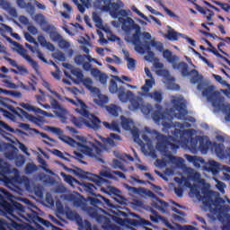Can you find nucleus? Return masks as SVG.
Masks as SVG:
<instances>
[{
	"mask_svg": "<svg viewBox=\"0 0 230 230\" xmlns=\"http://www.w3.org/2000/svg\"><path fill=\"white\" fill-rule=\"evenodd\" d=\"M185 173L187 176H182L181 179L175 178L174 181L179 183L178 187L174 188V193L177 197H182V186L190 189V196L196 197L198 200L202 201L203 211H209L216 217L219 222L230 224V207L227 201L220 198V194L214 191H208L200 188L199 185H191V181L204 184V179L200 173L192 168H186Z\"/></svg>",
	"mask_w": 230,
	"mask_h": 230,
	"instance_id": "nucleus-1",
	"label": "nucleus"
},
{
	"mask_svg": "<svg viewBox=\"0 0 230 230\" xmlns=\"http://www.w3.org/2000/svg\"><path fill=\"white\" fill-rule=\"evenodd\" d=\"M49 130L52 132V134H56L58 139L63 141V143H66L74 148H77L78 151H74V159H77V161L85 164V162L82 161V159H84V155H87V157H91V159L102 163V164H105V161L103 160V151L95 146L94 143L87 140L86 137L76 136L78 141L76 142L75 139L64 135V130L60 128L49 127Z\"/></svg>",
	"mask_w": 230,
	"mask_h": 230,
	"instance_id": "nucleus-2",
	"label": "nucleus"
},
{
	"mask_svg": "<svg viewBox=\"0 0 230 230\" xmlns=\"http://www.w3.org/2000/svg\"><path fill=\"white\" fill-rule=\"evenodd\" d=\"M195 134V129H186V131L181 132V130H175V137H172V143L177 145H181L185 148H189L192 154H197V152H201V154H208L209 146H211V141L208 138H202L201 137H191Z\"/></svg>",
	"mask_w": 230,
	"mask_h": 230,
	"instance_id": "nucleus-3",
	"label": "nucleus"
},
{
	"mask_svg": "<svg viewBox=\"0 0 230 230\" xmlns=\"http://www.w3.org/2000/svg\"><path fill=\"white\" fill-rule=\"evenodd\" d=\"M171 105H172V107L170 109L167 108L164 113L159 111H155L153 114V119L156 123H160L161 119L172 121L173 118H176V119L190 121L191 123L195 121L193 117L186 118L188 111L186 110L184 100L181 97L172 96Z\"/></svg>",
	"mask_w": 230,
	"mask_h": 230,
	"instance_id": "nucleus-4",
	"label": "nucleus"
},
{
	"mask_svg": "<svg viewBox=\"0 0 230 230\" xmlns=\"http://www.w3.org/2000/svg\"><path fill=\"white\" fill-rule=\"evenodd\" d=\"M156 139V149L164 154L172 164H175L177 168H182L184 166V158L173 156L172 155L177 154L179 149V146L173 142V137H164V135L157 134Z\"/></svg>",
	"mask_w": 230,
	"mask_h": 230,
	"instance_id": "nucleus-5",
	"label": "nucleus"
},
{
	"mask_svg": "<svg viewBox=\"0 0 230 230\" xmlns=\"http://www.w3.org/2000/svg\"><path fill=\"white\" fill-rule=\"evenodd\" d=\"M77 172L78 175L83 177V179L92 181L93 182H95L97 186H103V184H107L109 182V180L107 179L118 181V178L114 175H117L118 177H119V179H126V176L123 172L119 171H111V169H103L100 171L99 175L84 172L82 169H77Z\"/></svg>",
	"mask_w": 230,
	"mask_h": 230,
	"instance_id": "nucleus-6",
	"label": "nucleus"
},
{
	"mask_svg": "<svg viewBox=\"0 0 230 230\" xmlns=\"http://www.w3.org/2000/svg\"><path fill=\"white\" fill-rule=\"evenodd\" d=\"M119 22H121V29L125 31L126 35H131L132 30H135V33L132 35V43L135 44L137 40H140L143 36L141 33V27L133 21L132 18L119 17Z\"/></svg>",
	"mask_w": 230,
	"mask_h": 230,
	"instance_id": "nucleus-7",
	"label": "nucleus"
},
{
	"mask_svg": "<svg viewBox=\"0 0 230 230\" xmlns=\"http://www.w3.org/2000/svg\"><path fill=\"white\" fill-rule=\"evenodd\" d=\"M0 152H4V156L6 159H9V161H13L14 159V163L18 168L23 166L24 163H26V159L23 155H17L19 149L12 144H6L0 140Z\"/></svg>",
	"mask_w": 230,
	"mask_h": 230,
	"instance_id": "nucleus-8",
	"label": "nucleus"
},
{
	"mask_svg": "<svg viewBox=\"0 0 230 230\" xmlns=\"http://www.w3.org/2000/svg\"><path fill=\"white\" fill-rule=\"evenodd\" d=\"M202 94L203 96H206L208 102H212V107L216 109V111H220L222 108V105H225L224 101L226 100L222 94H220V92L217 91L215 86L209 85L204 86Z\"/></svg>",
	"mask_w": 230,
	"mask_h": 230,
	"instance_id": "nucleus-9",
	"label": "nucleus"
},
{
	"mask_svg": "<svg viewBox=\"0 0 230 230\" xmlns=\"http://www.w3.org/2000/svg\"><path fill=\"white\" fill-rule=\"evenodd\" d=\"M79 190L80 191H86L87 193H90L91 195H94V197H97V198H93V197L88 198V200L90 201L92 206H95V208H98V206H103V201L105 202V204H107V206H111V200H109L108 199H106L105 197L100 194H94L96 186H94L93 183L84 182L83 183L82 188H79Z\"/></svg>",
	"mask_w": 230,
	"mask_h": 230,
	"instance_id": "nucleus-10",
	"label": "nucleus"
},
{
	"mask_svg": "<svg viewBox=\"0 0 230 230\" xmlns=\"http://www.w3.org/2000/svg\"><path fill=\"white\" fill-rule=\"evenodd\" d=\"M120 119L122 128L128 132H130L133 136L135 143H137L139 146H143L145 143L139 137V129L136 127V124H134V120L123 116L120 117Z\"/></svg>",
	"mask_w": 230,
	"mask_h": 230,
	"instance_id": "nucleus-11",
	"label": "nucleus"
},
{
	"mask_svg": "<svg viewBox=\"0 0 230 230\" xmlns=\"http://www.w3.org/2000/svg\"><path fill=\"white\" fill-rule=\"evenodd\" d=\"M154 66L156 69H158L156 70V74L160 75L161 76H164V82L167 84L168 89H172V91H179L181 89V87L175 84V78L170 75L168 71L163 69V67H164L163 63L155 61Z\"/></svg>",
	"mask_w": 230,
	"mask_h": 230,
	"instance_id": "nucleus-12",
	"label": "nucleus"
},
{
	"mask_svg": "<svg viewBox=\"0 0 230 230\" xmlns=\"http://www.w3.org/2000/svg\"><path fill=\"white\" fill-rule=\"evenodd\" d=\"M133 44L137 53H140L141 55H145L146 53V56H145V60H146L147 62H154V58H155V54L152 51L150 42L138 40L136 43Z\"/></svg>",
	"mask_w": 230,
	"mask_h": 230,
	"instance_id": "nucleus-13",
	"label": "nucleus"
},
{
	"mask_svg": "<svg viewBox=\"0 0 230 230\" xmlns=\"http://www.w3.org/2000/svg\"><path fill=\"white\" fill-rule=\"evenodd\" d=\"M206 170L208 172H211L213 175H217L218 172H223V178L225 181H230V179H227V175L230 177V167L227 165H220L218 162H216L215 160H208V162L205 165Z\"/></svg>",
	"mask_w": 230,
	"mask_h": 230,
	"instance_id": "nucleus-14",
	"label": "nucleus"
},
{
	"mask_svg": "<svg viewBox=\"0 0 230 230\" xmlns=\"http://www.w3.org/2000/svg\"><path fill=\"white\" fill-rule=\"evenodd\" d=\"M7 40L8 42H11L13 46H14V49L17 54L21 55V57H22V58H24L36 71H39V63L33 60L30 55H27L28 50L22 48V45L13 41L11 38H8Z\"/></svg>",
	"mask_w": 230,
	"mask_h": 230,
	"instance_id": "nucleus-15",
	"label": "nucleus"
},
{
	"mask_svg": "<svg viewBox=\"0 0 230 230\" xmlns=\"http://www.w3.org/2000/svg\"><path fill=\"white\" fill-rule=\"evenodd\" d=\"M163 127L167 128V130H170L172 132L173 137H175V130H180V132H186L184 128H191V124L188 122L181 123V122H172L169 121L168 119H161L160 120Z\"/></svg>",
	"mask_w": 230,
	"mask_h": 230,
	"instance_id": "nucleus-16",
	"label": "nucleus"
},
{
	"mask_svg": "<svg viewBox=\"0 0 230 230\" xmlns=\"http://www.w3.org/2000/svg\"><path fill=\"white\" fill-rule=\"evenodd\" d=\"M81 115L86 118L84 119V125L88 128H93V130H100L102 128V120L98 117L89 113L87 110H82Z\"/></svg>",
	"mask_w": 230,
	"mask_h": 230,
	"instance_id": "nucleus-17",
	"label": "nucleus"
},
{
	"mask_svg": "<svg viewBox=\"0 0 230 230\" xmlns=\"http://www.w3.org/2000/svg\"><path fill=\"white\" fill-rule=\"evenodd\" d=\"M209 148H211L212 152H215L216 155L219 157V159H227V155H229V148L224 146L222 143H211Z\"/></svg>",
	"mask_w": 230,
	"mask_h": 230,
	"instance_id": "nucleus-18",
	"label": "nucleus"
},
{
	"mask_svg": "<svg viewBox=\"0 0 230 230\" xmlns=\"http://www.w3.org/2000/svg\"><path fill=\"white\" fill-rule=\"evenodd\" d=\"M101 190L108 195H113V197H115V200H117L119 204H123V202L125 201V198L121 196V190L116 189L115 187H112L111 185L102 187Z\"/></svg>",
	"mask_w": 230,
	"mask_h": 230,
	"instance_id": "nucleus-19",
	"label": "nucleus"
},
{
	"mask_svg": "<svg viewBox=\"0 0 230 230\" xmlns=\"http://www.w3.org/2000/svg\"><path fill=\"white\" fill-rule=\"evenodd\" d=\"M110 12V14L113 19H118V13L121 10V8H125V4L121 0H117L115 3L108 4V5L104 6Z\"/></svg>",
	"mask_w": 230,
	"mask_h": 230,
	"instance_id": "nucleus-20",
	"label": "nucleus"
},
{
	"mask_svg": "<svg viewBox=\"0 0 230 230\" xmlns=\"http://www.w3.org/2000/svg\"><path fill=\"white\" fill-rule=\"evenodd\" d=\"M145 73L149 79H146V83L143 86H141V91L143 93H150L152 91L154 85H155V79H154V76L152 75V72H150V69L148 67H145Z\"/></svg>",
	"mask_w": 230,
	"mask_h": 230,
	"instance_id": "nucleus-21",
	"label": "nucleus"
},
{
	"mask_svg": "<svg viewBox=\"0 0 230 230\" xmlns=\"http://www.w3.org/2000/svg\"><path fill=\"white\" fill-rule=\"evenodd\" d=\"M143 40H150L149 46H152V48H155L156 51H159L160 53H163L164 51V45L161 41L155 40V39L152 40V35L149 32H143L142 33Z\"/></svg>",
	"mask_w": 230,
	"mask_h": 230,
	"instance_id": "nucleus-22",
	"label": "nucleus"
},
{
	"mask_svg": "<svg viewBox=\"0 0 230 230\" xmlns=\"http://www.w3.org/2000/svg\"><path fill=\"white\" fill-rule=\"evenodd\" d=\"M189 76H190V84H198V91L204 90V86L206 83H201L203 80L202 75L199 74V71L192 69L190 71Z\"/></svg>",
	"mask_w": 230,
	"mask_h": 230,
	"instance_id": "nucleus-23",
	"label": "nucleus"
},
{
	"mask_svg": "<svg viewBox=\"0 0 230 230\" xmlns=\"http://www.w3.org/2000/svg\"><path fill=\"white\" fill-rule=\"evenodd\" d=\"M119 100L123 103H127L128 100H132L134 98V93L130 90H127L125 85H119V93H118Z\"/></svg>",
	"mask_w": 230,
	"mask_h": 230,
	"instance_id": "nucleus-24",
	"label": "nucleus"
},
{
	"mask_svg": "<svg viewBox=\"0 0 230 230\" xmlns=\"http://www.w3.org/2000/svg\"><path fill=\"white\" fill-rule=\"evenodd\" d=\"M67 217L68 218H70V220H75V222H77L80 227H85V229H91V223L87 220H84V221L82 220V217H80L78 213L75 211H70L67 213Z\"/></svg>",
	"mask_w": 230,
	"mask_h": 230,
	"instance_id": "nucleus-25",
	"label": "nucleus"
},
{
	"mask_svg": "<svg viewBox=\"0 0 230 230\" xmlns=\"http://www.w3.org/2000/svg\"><path fill=\"white\" fill-rule=\"evenodd\" d=\"M169 28H170V30L168 31L169 40H179V37H182L183 39H186V40H188L190 44H191L194 47L196 46L195 40H191V38H189L184 34L175 31V30L172 29L171 27Z\"/></svg>",
	"mask_w": 230,
	"mask_h": 230,
	"instance_id": "nucleus-26",
	"label": "nucleus"
},
{
	"mask_svg": "<svg viewBox=\"0 0 230 230\" xmlns=\"http://www.w3.org/2000/svg\"><path fill=\"white\" fill-rule=\"evenodd\" d=\"M9 111L11 112H13V114H16V116H19L20 118H25L26 119H30V121H37V118L30 115L28 112L24 111V110L13 106H9L8 107Z\"/></svg>",
	"mask_w": 230,
	"mask_h": 230,
	"instance_id": "nucleus-27",
	"label": "nucleus"
},
{
	"mask_svg": "<svg viewBox=\"0 0 230 230\" xmlns=\"http://www.w3.org/2000/svg\"><path fill=\"white\" fill-rule=\"evenodd\" d=\"M88 55H77L75 58V63L76 66H82L84 71H89L91 69V63L87 62Z\"/></svg>",
	"mask_w": 230,
	"mask_h": 230,
	"instance_id": "nucleus-28",
	"label": "nucleus"
},
{
	"mask_svg": "<svg viewBox=\"0 0 230 230\" xmlns=\"http://www.w3.org/2000/svg\"><path fill=\"white\" fill-rule=\"evenodd\" d=\"M142 96L150 98L155 103H161L163 102V90H154L153 92L145 93Z\"/></svg>",
	"mask_w": 230,
	"mask_h": 230,
	"instance_id": "nucleus-29",
	"label": "nucleus"
},
{
	"mask_svg": "<svg viewBox=\"0 0 230 230\" xmlns=\"http://www.w3.org/2000/svg\"><path fill=\"white\" fill-rule=\"evenodd\" d=\"M22 109H25L26 111H29L30 112H36V114H41L42 116H46L47 118H49L53 116L51 113H48V111H44L40 108H35L30 104H26L24 102L20 104Z\"/></svg>",
	"mask_w": 230,
	"mask_h": 230,
	"instance_id": "nucleus-30",
	"label": "nucleus"
},
{
	"mask_svg": "<svg viewBox=\"0 0 230 230\" xmlns=\"http://www.w3.org/2000/svg\"><path fill=\"white\" fill-rule=\"evenodd\" d=\"M44 31H46V33L49 34L50 40H52V42H58L61 40V39L63 38L62 35H60L58 31H57V27L54 25H50L47 30H45Z\"/></svg>",
	"mask_w": 230,
	"mask_h": 230,
	"instance_id": "nucleus-31",
	"label": "nucleus"
},
{
	"mask_svg": "<svg viewBox=\"0 0 230 230\" xmlns=\"http://www.w3.org/2000/svg\"><path fill=\"white\" fill-rule=\"evenodd\" d=\"M173 69H177L178 71H180V73H181L182 76H190V71H188L189 69V66L187 63L185 62H180L177 63L175 62L172 65Z\"/></svg>",
	"mask_w": 230,
	"mask_h": 230,
	"instance_id": "nucleus-32",
	"label": "nucleus"
},
{
	"mask_svg": "<svg viewBox=\"0 0 230 230\" xmlns=\"http://www.w3.org/2000/svg\"><path fill=\"white\" fill-rule=\"evenodd\" d=\"M34 21L40 26L43 31L49 29V26L51 25L48 23V21H46V16H44L42 13L36 14L34 16Z\"/></svg>",
	"mask_w": 230,
	"mask_h": 230,
	"instance_id": "nucleus-33",
	"label": "nucleus"
},
{
	"mask_svg": "<svg viewBox=\"0 0 230 230\" xmlns=\"http://www.w3.org/2000/svg\"><path fill=\"white\" fill-rule=\"evenodd\" d=\"M121 141V137L115 133H111L110 137L103 138V143L106 146H116L115 141Z\"/></svg>",
	"mask_w": 230,
	"mask_h": 230,
	"instance_id": "nucleus-34",
	"label": "nucleus"
},
{
	"mask_svg": "<svg viewBox=\"0 0 230 230\" xmlns=\"http://www.w3.org/2000/svg\"><path fill=\"white\" fill-rule=\"evenodd\" d=\"M129 101V111H137V109H141V106L143 105V99L141 97H136L133 95Z\"/></svg>",
	"mask_w": 230,
	"mask_h": 230,
	"instance_id": "nucleus-35",
	"label": "nucleus"
},
{
	"mask_svg": "<svg viewBox=\"0 0 230 230\" xmlns=\"http://www.w3.org/2000/svg\"><path fill=\"white\" fill-rule=\"evenodd\" d=\"M162 53H163L164 58H165L167 62H170V64H172V66L174 65L175 62H178L179 60V57H177L176 55H173V53H172V51L168 49L164 50Z\"/></svg>",
	"mask_w": 230,
	"mask_h": 230,
	"instance_id": "nucleus-36",
	"label": "nucleus"
},
{
	"mask_svg": "<svg viewBox=\"0 0 230 230\" xmlns=\"http://www.w3.org/2000/svg\"><path fill=\"white\" fill-rule=\"evenodd\" d=\"M58 46L60 49H64V51H67L68 49L69 57H73V49H69L71 48V43L69 41L62 38L61 40L58 41Z\"/></svg>",
	"mask_w": 230,
	"mask_h": 230,
	"instance_id": "nucleus-37",
	"label": "nucleus"
},
{
	"mask_svg": "<svg viewBox=\"0 0 230 230\" xmlns=\"http://www.w3.org/2000/svg\"><path fill=\"white\" fill-rule=\"evenodd\" d=\"M11 172L10 164L0 159V175H2V177H6V175H10Z\"/></svg>",
	"mask_w": 230,
	"mask_h": 230,
	"instance_id": "nucleus-38",
	"label": "nucleus"
},
{
	"mask_svg": "<svg viewBox=\"0 0 230 230\" xmlns=\"http://www.w3.org/2000/svg\"><path fill=\"white\" fill-rule=\"evenodd\" d=\"M149 218H150L151 222H154V224H158V222L161 220L162 222H164V224H165L166 227H168L169 229H172L173 227L172 226V224H170L168 222V220H166V218H164L159 215L149 216Z\"/></svg>",
	"mask_w": 230,
	"mask_h": 230,
	"instance_id": "nucleus-39",
	"label": "nucleus"
},
{
	"mask_svg": "<svg viewBox=\"0 0 230 230\" xmlns=\"http://www.w3.org/2000/svg\"><path fill=\"white\" fill-rule=\"evenodd\" d=\"M102 125L105 127V128H108V130H113V132H121V129L119 128V124L118 122L113 121L112 123H109L107 121H103Z\"/></svg>",
	"mask_w": 230,
	"mask_h": 230,
	"instance_id": "nucleus-40",
	"label": "nucleus"
},
{
	"mask_svg": "<svg viewBox=\"0 0 230 230\" xmlns=\"http://www.w3.org/2000/svg\"><path fill=\"white\" fill-rule=\"evenodd\" d=\"M48 98H49L50 100V105L52 109H54L55 111H59L60 112H63V113L66 112V109L60 106L58 100L54 99L51 95H48Z\"/></svg>",
	"mask_w": 230,
	"mask_h": 230,
	"instance_id": "nucleus-41",
	"label": "nucleus"
},
{
	"mask_svg": "<svg viewBox=\"0 0 230 230\" xmlns=\"http://www.w3.org/2000/svg\"><path fill=\"white\" fill-rule=\"evenodd\" d=\"M131 226H134V227H137L139 226H152V223L148 220H146L145 218L137 219H131L130 221Z\"/></svg>",
	"mask_w": 230,
	"mask_h": 230,
	"instance_id": "nucleus-42",
	"label": "nucleus"
},
{
	"mask_svg": "<svg viewBox=\"0 0 230 230\" xmlns=\"http://www.w3.org/2000/svg\"><path fill=\"white\" fill-rule=\"evenodd\" d=\"M169 204L168 202H165L162 199H157V202L155 203V207L158 211H161L162 213H166V208H168Z\"/></svg>",
	"mask_w": 230,
	"mask_h": 230,
	"instance_id": "nucleus-43",
	"label": "nucleus"
},
{
	"mask_svg": "<svg viewBox=\"0 0 230 230\" xmlns=\"http://www.w3.org/2000/svg\"><path fill=\"white\" fill-rule=\"evenodd\" d=\"M106 111L111 114V116H114L115 118L119 116V108L116 106L115 104H111L109 106H106Z\"/></svg>",
	"mask_w": 230,
	"mask_h": 230,
	"instance_id": "nucleus-44",
	"label": "nucleus"
},
{
	"mask_svg": "<svg viewBox=\"0 0 230 230\" xmlns=\"http://www.w3.org/2000/svg\"><path fill=\"white\" fill-rule=\"evenodd\" d=\"M66 100L67 102H70V103H73L76 107H81L79 110L80 114H81L82 111H86V109H87V106L85 105V103L80 100L73 101L72 99H69V98H66Z\"/></svg>",
	"mask_w": 230,
	"mask_h": 230,
	"instance_id": "nucleus-45",
	"label": "nucleus"
},
{
	"mask_svg": "<svg viewBox=\"0 0 230 230\" xmlns=\"http://www.w3.org/2000/svg\"><path fill=\"white\" fill-rule=\"evenodd\" d=\"M93 21L94 22L96 28H99V30H103V22L98 13H93Z\"/></svg>",
	"mask_w": 230,
	"mask_h": 230,
	"instance_id": "nucleus-46",
	"label": "nucleus"
},
{
	"mask_svg": "<svg viewBox=\"0 0 230 230\" xmlns=\"http://www.w3.org/2000/svg\"><path fill=\"white\" fill-rule=\"evenodd\" d=\"M109 90H110V93H111L112 94H116V93H119V87H118V83H116V79H111L110 81Z\"/></svg>",
	"mask_w": 230,
	"mask_h": 230,
	"instance_id": "nucleus-47",
	"label": "nucleus"
},
{
	"mask_svg": "<svg viewBox=\"0 0 230 230\" xmlns=\"http://www.w3.org/2000/svg\"><path fill=\"white\" fill-rule=\"evenodd\" d=\"M219 111H222V112H225L226 114L225 117L226 121H230V104L225 103L221 106Z\"/></svg>",
	"mask_w": 230,
	"mask_h": 230,
	"instance_id": "nucleus-48",
	"label": "nucleus"
},
{
	"mask_svg": "<svg viewBox=\"0 0 230 230\" xmlns=\"http://www.w3.org/2000/svg\"><path fill=\"white\" fill-rule=\"evenodd\" d=\"M38 168L37 165L34 164L29 163L25 166V173L26 175H31L34 172H37Z\"/></svg>",
	"mask_w": 230,
	"mask_h": 230,
	"instance_id": "nucleus-49",
	"label": "nucleus"
},
{
	"mask_svg": "<svg viewBox=\"0 0 230 230\" xmlns=\"http://www.w3.org/2000/svg\"><path fill=\"white\" fill-rule=\"evenodd\" d=\"M95 102L98 103V105H105V103H109V97L101 93L97 95Z\"/></svg>",
	"mask_w": 230,
	"mask_h": 230,
	"instance_id": "nucleus-50",
	"label": "nucleus"
},
{
	"mask_svg": "<svg viewBox=\"0 0 230 230\" xmlns=\"http://www.w3.org/2000/svg\"><path fill=\"white\" fill-rule=\"evenodd\" d=\"M72 75H74V76H76L77 80H79V82H81L82 80H84V72H82V69L80 68H74L71 70Z\"/></svg>",
	"mask_w": 230,
	"mask_h": 230,
	"instance_id": "nucleus-51",
	"label": "nucleus"
},
{
	"mask_svg": "<svg viewBox=\"0 0 230 230\" xmlns=\"http://www.w3.org/2000/svg\"><path fill=\"white\" fill-rule=\"evenodd\" d=\"M88 72H91L92 76H93V78H95V80H98V77L101 75V74L102 73L100 69L98 68H93V65H90V69L87 70Z\"/></svg>",
	"mask_w": 230,
	"mask_h": 230,
	"instance_id": "nucleus-52",
	"label": "nucleus"
},
{
	"mask_svg": "<svg viewBox=\"0 0 230 230\" xmlns=\"http://www.w3.org/2000/svg\"><path fill=\"white\" fill-rule=\"evenodd\" d=\"M53 58L59 60V62H66V55L62 51H58L52 54Z\"/></svg>",
	"mask_w": 230,
	"mask_h": 230,
	"instance_id": "nucleus-53",
	"label": "nucleus"
},
{
	"mask_svg": "<svg viewBox=\"0 0 230 230\" xmlns=\"http://www.w3.org/2000/svg\"><path fill=\"white\" fill-rule=\"evenodd\" d=\"M127 66L129 71H136L137 61L134 58H128L127 61Z\"/></svg>",
	"mask_w": 230,
	"mask_h": 230,
	"instance_id": "nucleus-54",
	"label": "nucleus"
},
{
	"mask_svg": "<svg viewBox=\"0 0 230 230\" xmlns=\"http://www.w3.org/2000/svg\"><path fill=\"white\" fill-rule=\"evenodd\" d=\"M131 10L135 12V13H137L139 17L144 19V21H146L147 22H150V18L146 15H145L143 13H141L138 9L136 8V5L131 6Z\"/></svg>",
	"mask_w": 230,
	"mask_h": 230,
	"instance_id": "nucleus-55",
	"label": "nucleus"
},
{
	"mask_svg": "<svg viewBox=\"0 0 230 230\" xmlns=\"http://www.w3.org/2000/svg\"><path fill=\"white\" fill-rule=\"evenodd\" d=\"M208 51H211V53L216 55V57H218V58H222L223 60H225V62H226V64H228V66H230V60L227 59V58L222 56L220 53H218V51L215 48H213V49H209Z\"/></svg>",
	"mask_w": 230,
	"mask_h": 230,
	"instance_id": "nucleus-56",
	"label": "nucleus"
},
{
	"mask_svg": "<svg viewBox=\"0 0 230 230\" xmlns=\"http://www.w3.org/2000/svg\"><path fill=\"white\" fill-rule=\"evenodd\" d=\"M5 96H13L14 98H22V93L18 91L6 90Z\"/></svg>",
	"mask_w": 230,
	"mask_h": 230,
	"instance_id": "nucleus-57",
	"label": "nucleus"
},
{
	"mask_svg": "<svg viewBox=\"0 0 230 230\" xmlns=\"http://www.w3.org/2000/svg\"><path fill=\"white\" fill-rule=\"evenodd\" d=\"M31 132H34L35 134H40V136H41V137H43L44 139H49V141L55 143V139L49 137V136L46 135V133L39 131V129L31 128Z\"/></svg>",
	"mask_w": 230,
	"mask_h": 230,
	"instance_id": "nucleus-58",
	"label": "nucleus"
},
{
	"mask_svg": "<svg viewBox=\"0 0 230 230\" xmlns=\"http://www.w3.org/2000/svg\"><path fill=\"white\" fill-rule=\"evenodd\" d=\"M112 167L115 169L119 168L120 170H122V172H127V170H125V166H123V164H121V162L118 159L113 160Z\"/></svg>",
	"mask_w": 230,
	"mask_h": 230,
	"instance_id": "nucleus-59",
	"label": "nucleus"
},
{
	"mask_svg": "<svg viewBox=\"0 0 230 230\" xmlns=\"http://www.w3.org/2000/svg\"><path fill=\"white\" fill-rule=\"evenodd\" d=\"M51 153L53 154V155H57V157H60V159H64L65 161H69V158L64 156V153H62V151L58 149H53Z\"/></svg>",
	"mask_w": 230,
	"mask_h": 230,
	"instance_id": "nucleus-60",
	"label": "nucleus"
},
{
	"mask_svg": "<svg viewBox=\"0 0 230 230\" xmlns=\"http://www.w3.org/2000/svg\"><path fill=\"white\" fill-rule=\"evenodd\" d=\"M82 84H84V87H86L87 89H90L93 87V79L87 77V78H83V80L81 81Z\"/></svg>",
	"mask_w": 230,
	"mask_h": 230,
	"instance_id": "nucleus-61",
	"label": "nucleus"
},
{
	"mask_svg": "<svg viewBox=\"0 0 230 230\" xmlns=\"http://www.w3.org/2000/svg\"><path fill=\"white\" fill-rule=\"evenodd\" d=\"M99 82L102 84V85H107V80H109V76L106 75L105 73L102 72L101 75L98 76Z\"/></svg>",
	"mask_w": 230,
	"mask_h": 230,
	"instance_id": "nucleus-62",
	"label": "nucleus"
},
{
	"mask_svg": "<svg viewBox=\"0 0 230 230\" xmlns=\"http://www.w3.org/2000/svg\"><path fill=\"white\" fill-rule=\"evenodd\" d=\"M2 82L3 84H6L5 87L8 89H17V84L8 79H4Z\"/></svg>",
	"mask_w": 230,
	"mask_h": 230,
	"instance_id": "nucleus-63",
	"label": "nucleus"
},
{
	"mask_svg": "<svg viewBox=\"0 0 230 230\" xmlns=\"http://www.w3.org/2000/svg\"><path fill=\"white\" fill-rule=\"evenodd\" d=\"M25 9L30 15H35V6H33L31 3H28L27 5L25 6Z\"/></svg>",
	"mask_w": 230,
	"mask_h": 230,
	"instance_id": "nucleus-64",
	"label": "nucleus"
}]
</instances>
